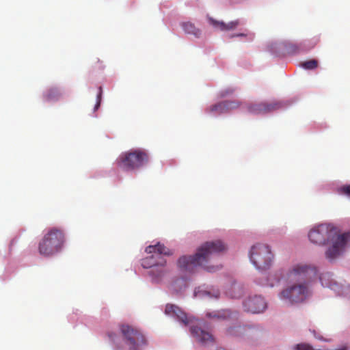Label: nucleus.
Listing matches in <instances>:
<instances>
[{
  "mask_svg": "<svg viewBox=\"0 0 350 350\" xmlns=\"http://www.w3.org/2000/svg\"><path fill=\"white\" fill-rule=\"evenodd\" d=\"M226 250V245L220 240L207 241L203 243L193 256H183L178 260L180 271L186 273L194 272L201 267L208 272H215L221 268V264H213L214 256Z\"/></svg>",
  "mask_w": 350,
  "mask_h": 350,
  "instance_id": "nucleus-1",
  "label": "nucleus"
},
{
  "mask_svg": "<svg viewBox=\"0 0 350 350\" xmlns=\"http://www.w3.org/2000/svg\"><path fill=\"white\" fill-rule=\"evenodd\" d=\"M308 236L310 241L315 245H329L325 255L329 261L335 260L344 253L349 238L348 233L338 234L337 229L328 224L314 226Z\"/></svg>",
  "mask_w": 350,
  "mask_h": 350,
  "instance_id": "nucleus-2",
  "label": "nucleus"
},
{
  "mask_svg": "<svg viewBox=\"0 0 350 350\" xmlns=\"http://www.w3.org/2000/svg\"><path fill=\"white\" fill-rule=\"evenodd\" d=\"M316 273V268L310 265L304 263L294 265L287 273V280L290 282L294 281L299 282L284 289L280 294V298L288 300L292 304L304 301L310 295L309 287L305 280Z\"/></svg>",
  "mask_w": 350,
  "mask_h": 350,
  "instance_id": "nucleus-3",
  "label": "nucleus"
},
{
  "mask_svg": "<svg viewBox=\"0 0 350 350\" xmlns=\"http://www.w3.org/2000/svg\"><path fill=\"white\" fill-rule=\"evenodd\" d=\"M149 161V154L144 149H131L122 152L117 159L118 165L126 171L138 170Z\"/></svg>",
  "mask_w": 350,
  "mask_h": 350,
  "instance_id": "nucleus-4",
  "label": "nucleus"
},
{
  "mask_svg": "<svg viewBox=\"0 0 350 350\" xmlns=\"http://www.w3.org/2000/svg\"><path fill=\"white\" fill-rule=\"evenodd\" d=\"M64 239V234L62 230L56 228L50 229L39 242V253L44 256L53 255L61 250Z\"/></svg>",
  "mask_w": 350,
  "mask_h": 350,
  "instance_id": "nucleus-5",
  "label": "nucleus"
},
{
  "mask_svg": "<svg viewBox=\"0 0 350 350\" xmlns=\"http://www.w3.org/2000/svg\"><path fill=\"white\" fill-rule=\"evenodd\" d=\"M145 251L148 254H151V255L142 260V266L146 269L159 268L158 277L161 276L163 273V269L166 264V260L162 256V254L170 256L172 252L164 245L159 243L155 245L148 246Z\"/></svg>",
  "mask_w": 350,
  "mask_h": 350,
  "instance_id": "nucleus-6",
  "label": "nucleus"
},
{
  "mask_svg": "<svg viewBox=\"0 0 350 350\" xmlns=\"http://www.w3.org/2000/svg\"><path fill=\"white\" fill-rule=\"evenodd\" d=\"M273 255L269 245L257 243L253 245L250 252L252 263L259 270H265L271 265Z\"/></svg>",
  "mask_w": 350,
  "mask_h": 350,
  "instance_id": "nucleus-7",
  "label": "nucleus"
},
{
  "mask_svg": "<svg viewBox=\"0 0 350 350\" xmlns=\"http://www.w3.org/2000/svg\"><path fill=\"white\" fill-rule=\"evenodd\" d=\"M120 330L129 346V350H139L146 345L144 336L137 328L129 325H122Z\"/></svg>",
  "mask_w": 350,
  "mask_h": 350,
  "instance_id": "nucleus-8",
  "label": "nucleus"
},
{
  "mask_svg": "<svg viewBox=\"0 0 350 350\" xmlns=\"http://www.w3.org/2000/svg\"><path fill=\"white\" fill-rule=\"evenodd\" d=\"M243 309L245 312L253 314L260 313L267 308V302L260 295L250 296L243 302Z\"/></svg>",
  "mask_w": 350,
  "mask_h": 350,
  "instance_id": "nucleus-9",
  "label": "nucleus"
},
{
  "mask_svg": "<svg viewBox=\"0 0 350 350\" xmlns=\"http://www.w3.org/2000/svg\"><path fill=\"white\" fill-rule=\"evenodd\" d=\"M281 103L278 101L270 103L262 102L248 107V111L253 114H264L275 111L281 107Z\"/></svg>",
  "mask_w": 350,
  "mask_h": 350,
  "instance_id": "nucleus-10",
  "label": "nucleus"
},
{
  "mask_svg": "<svg viewBox=\"0 0 350 350\" xmlns=\"http://www.w3.org/2000/svg\"><path fill=\"white\" fill-rule=\"evenodd\" d=\"M319 42V38H314L308 40H305L299 44L289 42L286 44V49L289 53H297L313 49Z\"/></svg>",
  "mask_w": 350,
  "mask_h": 350,
  "instance_id": "nucleus-11",
  "label": "nucleus"
},
{
  "mask_svg": "<svg viewBox=\"0 0 350 350\" xmlns=\"http://www.w3.org/2000/svg\"><path fill=\"white\" fill-rule=\"evenodd\" d=\"M165 313L167 315L175 317L185 325H187L192 322V319L191 318H189L179 307L174 304H167L165 309Z\"/></svg>",
  "mask_w": 350,
  "mask_h": 350,
  "instance_id": "nucleus-12",
  "label": "nucleus"
},
{
  "mask_svg": "<svg viewBox=\"0 0 350 350\" xmlns=\"http://www.w3.org/2000/svg\"><path fill=\"white\" fill-rule=\"evenodd\" d=\"M190 330L193 336L203 345H209L214 342L213 335L200 327L191 326Z\"/></svg>",
  "mask_w": 350,
  "mask_h": 350,
  "instance_id": "nucleus-13",
  "label": "nucleus"
},
{
  "mask_svg": "<svg viewBox=\"0 0 350 350\" xmlns=\"http://www.w3.org/2000/svg\"><path fill=\"white\" fill-rule=\"evenodd\" d=\"M209 21L213 26L219 29L221 31L233 30L236 29L237 27L239 25V21L238 20L231 21L228 23H225L223 21H218L213 18H210Z\"/></svg>",
  "mask_w": 350,
  "mask_h": 350,
  "instance_id": "nucleus-14",
  "label": "nucleus"
},
{
  "mask_svg": "<svg viewBox=\"0 0 350 350\" xmlns=\"http://www.w3.org/2000/svg\"><path fill=\"white\" fill-rule=\"evenodd\" d=\"M325 275L321 278L323 285H326L330 289L336 291L338 295H346L345 293L344 292L345 289V291H349L350 293V286H347L345 287L334 280L330 281L328 284H325Z\"/></svg>",
  "mask_w": 350,
  "mask_h": 350,
  "instance_id": "nucleus-15",
  "label": "nucleus"
},
{
  "mask_svg": "<svg viewBox=\"0 0 350 350\" xmlns=\"http://www.w3.org/2000/svg\"><path fill=\"white\" fill-rule=\"evenodd\" d=\"M239 315L237 312H231L229 310H225L222 311L213 312V313L207 314V316L209 317L217 318V319H230L231 317H237Z\"/></svg>",
  "mask_w": 350,
  "mask_h": 350,
  "instance_id": "nucleus-16",
  "label": "nucleus"
},
{
  "mask_svg": "<svg viewBox=\"0 0 350 350\" xmlns=\"http://www.w3.org/2000/svg\"><path fill=\"white\" fill-rule=\"evenodd\" d=\"M196 295L202 297H207L209 298L217 299L219 297V291L217 288H213L211 290H200L196 291Z\"/></svg>",
  "mask_w": 350,
  "mask_h": 350,
  "instance_id": "nucleus-17",
  "label": "nucleus"
},
{
  "mask_svg": "<svg viewBox=\"0 0 350 350\" xmlns=\"http://www.w3.org/2000/svg\"><path fill=\"white\" fill-rule=\"evenodd\" d=\"M62 96V93L57 88H51L46 92L44 97L48 101L58 100Z\"/></svg>",
  "mask_w": 350,
  "mask_h": 350,
  "instance_id": "nucleus-18",
  "label": "nucleus"
},
{
  "mask_svg": "<svg viewBox=\"0 0 350 350\" xmlns=\"http://www.w3.org/2000/svg\"><path fill=\"white\" fill-rule=\"evenodd\" d=\"M182 27L187 33L193 34L196 37H199L200 35V31L190 22L183 23Z\"/></svg>",
  "mask_w": 350,
  "mask_h": 350,
  "instance_id": "nucleus-19",
  "label": "nucleus"
},
{
  "mask_svg": "<svg viewBox=\"0 0 350 350\" xmlns=\"http://www.w3.org/2000/svg\"><path fill=\"white\" fill-rule=\"evenodd\" d=\"M210 112L215 113L217 114H221L224 113L228 112L226 110V105H225L224 102H220L217 104H215L211 106L209 109Z\"/></svg>",
  "mask_w": 350,
  "mask_h": 350,
  "instance_id": "nucleus-20",
  "label": "nucleus"
},
{
  "mask_svg": "<svg viewBox=\"0 0 350 350\" xmlns=\"http://www.w3.org/2000/svg\"><path fill=\"white\" fill-rule=\"evenodd\" d=\"M244 328L240 325L231 327L227 329V334L232 336H240L243 333Z\"/></svg>",
  "mask_w": 350,
  "mask_h": 350,
  "instance_id": "nucleus-21",
  "label": "nucleus"
},
{
  "mask_svg": "<svg viewBox=\"0 0 350 350\" xmlns=\"http://www.w3.org/2000/svg\"><path fill=\"white\" fill-rule=\"evenodd\" d=\"M301 66L306 70H313L318 66V61L316 59H310L308 61L304 62L301 64Z\"/></svg>",
  "mask_w": 350,
  "mask_h": 350,
  "instance_id": "nucleus-22",
  "label": "nucleus"
},
{
  "mask_svg": "<svg viewBox=\"0 0 350 350\" xmlns=\"http://www.w3.org/2000/svg\"><path fill=\"white\" fill-rule=\"evenodd\" d=\"M224 102L225 105H226L227 111L237 109L240 106V102L238 100H225Z\"/></svg>",
  "mask_w": 350,
  "mask_h": 350,
  "instance_id": "nucleus-23",
  "label": "nucleus"
},
{
  "mask_svg": "<svg viewBox=\"0 0 350 350\" xmlns=\"http://www.w3.org/2000/svg\"><path fill=\"white\" fill-rule=\"evenodd\" d=\"M340 191L341 193L350 198V185L342 186L340 187Z\"/></svg>",
  "mask_w": 350,
  "mask_h": 350,
  "instance_id": "nucleus-24",
  "label": "nucleus"
},
{
  "mask_svg": "<svg viewBox=\"0 0 350 350\" xmlns=\"http://www.w3.org/2000/svg\"><path fill=\"white\" fill-rule=\"evenodd\" d=\"M101 96H102V88L100 87L99 88L98 93L97 94V101H96V103L95 107H94V109L95 110L98 109V107H100V100H101Z\"/></svg>",
  "mask_w": 350,
  "mask_h": 350,
  "instance_id": "nucleus-25",
  "label": "nucleus"
},
{
  "mask_svg": "<svg viewBox=\"0 0 350 350\" xmlns=\"http://www.w3.org/2000/svg\"><path fill=\"white\" fill-rule=\"evenodd\" d=\"M233 92V90L230 89L227 90L225 93H222V96H226L228 94H232Z\"/></svg>",
  "mask_w": 350,
  "mask_h": 350,
  "instance_id": "nucleus-26",
  "label": "nucleus"
},
{
  "mask_svg": "<svg viewBox=\"0 0 350 350\" xmlns=\"http://www.w3.org/2000/svg\"><path fill=\"white\" fill-rule=\"evenodd\" d=\"M234 36H246V34H245V33H239V34H236V35H232V36H231V38L234 37Z\"/></svg>",
  "mask_w": 350,
  "mask_h": 350,
  "instance_id": "nucleus-27",
  "label": "nucleus"
},
{
  "mask_svg": "<svg viewBox=\"0 0 350 350\" xmlns=\"http://www.w3.org/2000/svg\"><path fill=\"white\" fill-rule=\"evenodd\" d=\"M312 332H313V334H314V337H316L317 338H318V339H319V340H321V338H322L321 337H318V336H316V333H315V331H314H314H312Z\"/></svg>",
  "mask_w": 350,
  "mask_h": 350,
  "instance_id": "nucleus-28",
  "label": "nucleus"
},
{
  "mask_svg": "<svg viewBox=\"0 0 350 350\" xmlns=\"http://www.w3.org/2000/svg\"><path fill=\"white\" fill-rule=\"evenodd\" d=\"M109 337L111 340H113V334H109Z\"/></svg>",
  "mask_w": 350,
  "mask_h": 350,
  "instance_id": "nucleus-29",
  "label": "nucleus"
}]
</instances>
